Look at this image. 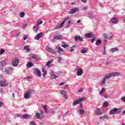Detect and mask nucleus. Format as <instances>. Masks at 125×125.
<instances>
[{
    "instance_id": "obj_1",
    "label": "nucleus",
    "mask_w": 125,
    "mask_h": 125,
    "mask_svg": "<svg viewBox=\"0 0 125 125\" xmlns=\"http://www.w3.org/2000/svg\"><path fill=\"white\" fill-rule=\"evenodd\" d=\"M35 117L36 119H38L39 120H41L43 118H44V116L43 115V111L40 110V113H35Z\"/></svg>"
},
{
    "instance_id": "obj_2",
    "label": "nucleus",
    "mask_w": 125,
    "mask_h": 125,
    "mask_svg": "<svg viewBox=\"0 0 125 125\" xmlns=\"http://www.w3.org/2000/svg\"><path fill=\"white\" fill-rule=\"evenodd\" d=\"M67 20H69V17H68L65 18L64 21H63L61 24L56 26L55 28V30H57V29H60L62 28V27L64 26V24H65V23H66V21H67Z\"/></svg>"
},
{
    "instance_id": "obj_3",
    "label": "nucleus",
    "mask_w": 125,
    "mask_h": 125,
    "mask_svg": "<svg viewBox=\"0 0 125 125\" xmlns=\"http://www.w3.org/2000/svg\"><path fill=\"white\" fill-rule=\"evenodd\" d=\"M33 92L32 89H29L27 90L24 94V98L25 99H29L31 97V94Z\"/></svg>"
},
{
    "instance_id": "obj_4",
    "label": "nucleus",
    "mask_w": 125,
    "mask_h": 125,
    "mask_svg": "<svg viewBox=\"0 0 125 125\" xmlns=\"http://www.w3.org/2000/svg\"><path fill=\"white\" fill-rule=\"evenodd\" d=\"M0 85L1 87H3V86H8V83L5 79L0 80Z\"/></svg>"
},
{
    "instance_id": "obj_5",
    "label": "nucleus",
    "mask_w": 125,
    "mask_h": 125,
    "mask_svg": "<svg viewBox=\"0 0 125 125\" xmlns=\"http://www.w3.org/2000/svg\"><path fill=\"white\" fill-rule=\"evenodd\" d=\"M119 113H121L120 109L117 108H114L110 111L109 114L110 115H114V114H119Z\"/></svg>"
},
{
    "instance_id": "obj_6",
    "label": "nucleus",
    "mask_w": 125,
    "mask_h": 125,
    "mask_svg": "<svg viewBox=\"0 0 125 125\" xmlns=\"http://www.w3.org/2000/svg\"><path fill=\"white\" fill-rule=\"evenodd\" d=\"M14 70L13 67H8L5 69L4 73L7 74V75H10V74H11L13 72Z\"/></svg>"
},
{
    "instance_id": "obj_7",
    "label": "nucleus",
    "mask_w": 125,
    "mask_h": 125,
    "mask_svg": "<svg viewBox=\"0 0 125 125\" xmlns=\"http://www.w3.org/2000/svg\"><path fill=\"white\" fill-rule=\"evenodd\" d=\"M19 59L18 58H15L12 61V64L14 67H16L19 64Z\"/></svg>"
},
{
    "instance_id": "obj_8",
    "label": "nucleus",
    "mask_w": 125,
    "mask_h": 125,
    "mask_svg": "<svg viewBox=\"0 0 125 125\" xmlns=\"http://www.w3.org/2000/svg\"><path fill=\"white\" fill-rule=\"evenodd\" d=\"M79 11V8L75 7L71 9L69 11H68L69 14H74V13Z\"/></svg>"
},
{
    "instance_id": "obj_9",
    "label": "nucleus",
    "mask_w": 125,
    "mask_h": 125,
    "mask_svg": "<svg viewBox=\"0 0 125 125\" xmlns=\"http://www.w3.org/2000/svg\"><path fill=\"white\" fill-rule=\"evenodd\" d=\"M34 74L38 76V77H42V73H41V70L39 69L35 68L34 69Z\"/></svg>"
},
{
    "instance_id": "obj_10",
    "label": "nucleus",
    "mask_w": 125,
    "mask_h": 125,
    "mask_svg": "<svg viewBox=\"0 0 125 125\" xmlns=\"http://www.w3.org/2000/svg\"><path fill=\"white\" fill-rule=\"evenodd\" d=\"M46 50L48 52H50L53 54H54V53H55V51H54V50L52 49L51 47L47 46L46 47Z\"/></svg>"
},
{
    "instance_id": "obj_11",
    "label": "nucleus",
    "mask_w": 125,
    "mask_h": 125,
    "mask_svg": "<svg viewBox=\"0 0 125 125\" xmlns=\"http://www.w3.org/2000/svg\"><path fill=\"white\" fill-rule=\"evenodd\" d=\"M22 119L27 120V119H31V118H32V115L27 114H24L22 115Z\"/></svg>"
},
{
    "instance_id": "obj_12",
    "label": "nucleus",
    "mask_w": 125,
    "mask_h": 125,
    "mask_svg": "<svg viewBox=\"0 0 125 125\" xmlns=\"http://www.w3.org/2000/svg\"><path fill=\"white\" fill-rule=\"evenodd\" d=\"M50 75L51 76V77H52V79L53 80L56 79V78H59L58 76L54 74V72H53V71H51V72H50Z\"/></svg>"
},
{
    "instance_id": "obj_13",
    "label": "nucleus",
    "mask_w": 125,
    "mask_h": 125,
    "mask_svg": "<svg viewBox=\"0 0 125 125\" xmlns=\"http://www.w3.org/2000/svg\"><path fill=\"white\" fill-rule=\"evenodd\" d=\"M121 73L120 72H113L111 73H110V77L112 78V77H116V76H120Z\"/></svg>"
},
{
    "instance_id": "obj_14",
    "label": "nucleus",
    "mask_w": 125,
    "mask_h": 125,
    "mask_svg": "<svg viewBox=\"0 0 125 125\" xmlns=\"http://www.w3.org/2000/svg\"><path fill=\"white\" fill-rule=\"evenodd\" d=\"M42 33H40L36 35V37H35V39L37 40V41H38V40H40V39H41V38H42Z\"/></svg>"
},
{
    "instance_id": "obj_15",
    "label": "nucleus",
    "mask_w": 125,
    "mask_h": 125,
    "mask_svg": "<svg viewBox=\"0 0 125 125\" xmlns=\"http://www.w3.org/2000/svg\"><path fill=\"white\" fill-rule=\"evenodd\" d=\"M94 36V34L93 33H87L85 34V37L86 38H93Z\"/></svg>"
},
{
    "instance_id": "obj_16",
    "label": "nucleus",
    "mask_w": 125,
    "mask_h": 125,
    "mask_svg": "<svg viewBox=\"0 0 125 125\" xmlns=\"http://www.w3.org/2000/svg\"><path fill=\"white\" fill-rule=\"evenodd\" d=\"M95 113L96 115H98V116L102 115V112H101V109H100V108H97L95 111Z\"/></svg>"
},
{
    "instance_id": "obj_17",
    "label": "nucleus",
    "mask_w": 125,
    "mask_h": 125,
    "mask_svg": "<svg viewBox=\"0 0 125 125\" xmlns=\"http://www.w3.org/2000/svg\"><path fill=\"white\" fill-rule=\"evenodd\" d=\"M75 42H77V41H80V42H83V38H81V36H80L75 37Z\"/></svg>"
},
{
    "instance_id": "obj_18",
    "label": "nucleus",
    "mask_w": 125,
    "mask_h": 125,
    "mask_svg": "<svg viewBox=\"0 0 125 125\" xmlns=\"http://www.w3.org/2000/svg\"><path fill=\"white\" fill-rule=\"evenodd\" d=\"M62 35H57L54 37V40H62Z\"/></svg>"
},
{
    "instance_id": "obj_19",
    "label": "nucleus",
    "mask_w": 125,
    "mask_h": 125,
    "mask_svg": "<svg viewBox=\"0 0 125 125\" xmlns=\"http://www.w3.org/2000/svg\"><path fill=\"white\" fill-rule=\"evenodd\" d=\"M111 21H112L113 24H116L118 23V19L116 18H113L111 19Z\"/></svg>"
},
{
    "instance_id": "obj_20",
    "label": "nucleus",
    "mask_w": 125,
    "mask_h": 125,
    "mask_svg": "<svg viewBox=\"0 0 125 125\" xmlns=\"http://www.w3.org/2000/svg\"><path fill=\"white\" fill-rule=\"evenodd\" d=\"M57 48L58 49V53L60 54L61 52H64L63 49L61 47H58Z\"/></svg>"
},
{
    "instance_id": "obj_21",
    "label": "nucleus",
    "mask_w": 125,
    "mask_h": 125,
    "mask_svg": "<svg viewBox=\"0 0 125 125\" xmlns=\"http://www.w3.org/2000/svg\"><path fill=\"white\" fill-rule=\"evenodd\" d=\"M33 58V59H36V60H39L40 58H38V56L37 55H31V57L30 58V59Z\"/></svg>"
},
{
    "instance_id": "obj_22",
    "label": "nucleus",
    "mask_w": 125,
    "mask_h": 125,
    "mask_svg": "<svg viewBox=\"0 0 125 125\" xmlns=\"http://www.w3.org/2000/svg\"><path fill=\"white\" fill-rule=\"evenodd\" d=\"M83 69L82 68H80L79 70H78L77 75V76H82L83 75Z\"/></svg>"
},
{
    "instance_id": "obj_23",
    "label": "nucleus",
    "mask_w": 125,
    "mask_h": 125,
    "mask_svg": "<svg viewBox=\"0 0 125 125\" xmlns=\"http://www.w3.org/2000/svg\"><path fill=\"white\" fill-rule=\"evenodd\" d=\"M42 72H43L42 76L43 78H45V76H46V70H44V68H42Z\"/></svg>"
},
{
    "instance_id": "obj_24",
    "label": "nucleus",
    "mask_w": 125,
    "mask_h": 125,
    "mask_svg": "<svg viewBox=\"0 0 125 125\" xmlns=\"http://www.w3.org/2000/svg\"><path fill=\"white\" fill-rule=\"evenodd\" d=\"M78 112L80 115H83V114H84V109L81 108L79 110Z\"/></svg>"
},
{
    "instance_id": "obj_25",
    "label": "nucleus",
    "mask_w": 125,
    "mask_h": 125,
    "mask_svg": "<svg viewBox=\"0 0 125 125\" xmlns=\"http://www.w3.org/2000/svg\"><path fill=\"white\" fill-rule=\"evenodd\" d=\"M62 47H64V48H66V47H69V45H67L66 44L65 42H62Z\"/></svg>"
},
{
    "instance_id": "obj_26",
    "label": "nucleus",
    "mask_w": 125,
    "mask_h": 125,
    "mask_svg": "<svg viewBox=\"0 0 125 125\" xmlns=\"http://www.w3.org/2000/svg\"><path fill=\"white\" fill-rule=\"evenodd\" d=\"M6 65V62H0V66H1L2 67H4Z\"/></svg>"
},
{
    "instance_id": "obj_27",
    "label": "nucleus",
    "mask_w": 125,
    "mask_h": 125,
    "mask_svg": "<svg viewBox=\"0 0 125 125\" xmlns=\"http://www.w3.org/2000/svg\"><path fill=\"white\" fill-rule=\"evenodd\" d=\"M110 52H112V53L116 52L118 51V48H113L110 49Z\"/></svg>"
},
{
    "instance_id": "obj_28",
    "label": "nucleus",
    "mask_w": 125,
    "mask_h": 125,
    "mask_svg": "<svg viewBox=\"0 0 125 125\" xmlns=\"http://www.w3.org/2000/svg\"><path fill=\"white\" fill-rule=\"evenodd\" d=\"M77 104H80V101L79 100H77L76 101H75L73 103V106H76Z\"/></svg>"
},
{
    "instance_id": "obj_29",
    "label": "nucleus",
    "mask_w": 125,
    "mask_h": 125,
    "mask_svg": "<svg viewBox=\"0 0 125 125\" xmlns=\"http://www.w3.org/2000/svg\"><path fill=\"white\" fill-rule=\"evenodd\" d=\"M43 109H44L45 113H47V106L46 105H43Z\"/></svg>"
},
{
    "instance_id": "obj_30",
    "label": "nucleus",
    "mask_w": 125,
    "mask_h": 125,
    "mask_svg": "<svg viewBox=\"0 0 125 125\" xmlns=\"http://www.w3.org/2000/svg\"><path fill=\"white\" fill-rule=\"evenodd\" d=\"M24 49L25 50H26V51H27V52H29V51H30V48H29V46L26 45L24 47Z\"/></svg>"
},
{
    "instance_id": "obj_31",
    "label": "nucleus",
    "mask_w": 125,
    "mask_h": 125,
    "mask_svg": "<svg viewBox=\"0 0 125 125\" xmlns=\"http://www.w3.org/2000/svg\"><path fill=\"white\" fill-rule=\"evenodd\" d=\"M100 43H101V40H100L99 39L97 40L96 42V45H99V44H100Z\"/></svg>"
},
{
    "instance_id": "obj_32",
    "label": "nucleus",
    "mask_w": 125,
    "mask_h": 125,
    "mask_svg": "<svg viewBox=\"0 0 125 125\" xmlns=\"http://www.w3.org/2000/svg\"><path fill=\"white\" fill-rule=\"evenodd\" d=\"M105 90H106V89L105 88H102L100 92V95H102V94H103V92H104V91H105Z\"/></svg>"
},
{
    "instance_id": "obj_33",
    "label": "nucleus",
    "mask_w": 125,
    "mask_h": 125,
    "mask_svg": "<svg viewBox=\"0 0 125 125\" xmlns=\"http://www.w3.org/2000/svg\"><path fill=\"white\" fill-rule=\"evenodd\" d=\"M81 53H83V54L87 53V50L83 49H82V50L81 51Z\"/></svg>"
},
{
    "instance_id": "obj_34",
    "label": "nucleus",
    "mask_w": 125,
    "mask_h": 125,
    "mask_svg": "<svg viewBox=\"0 0 125 125\" xmlns=\"http://www.w3.org/2000/svg\"><path fill=\"white\" fill-rule=\"evenodd\" d=\"M104 107H108V102H104L103 104Z\"/></svg>"
},
{
    "instance_id": "obj_35",
    "label": "nucleus",
    "mask_w": 125,
    "mask_h": 125,
    "mask_svg": "<svg viewBox=\"0 0 125 125\" xmlns=\"http://www.w3.org/2000/svg\"><path fill=\"white\" fill-rule=\"evenodd\" d=\"M20 16L21 18H24V16H25V13H24V12L21 13Z\"/></svg>"
},
{
    "instance_id": "obj_36",
    "label": "nucleus",
    "mask_w": 125,
    "mask_h": 125,
    "mask_svg": "<svg viewBox=\"0 0 125 125\" xmlns=\"http://www.w3.org/2000/svg\"><path fill=\"white\" fill-rule=\"evenodd\" d=\"M51 63H52V60L48 61L46 63V66H49L50 64H51Z\"/></svg>"
},
{
    "instance_id": "obj_37",
    "label": "nucleus",
    "mask_w": 125,
    "mask_h": 125,
    "mask_svg": "<svg viewBox=\"0 0 125 125\" xmlns=\"http://www.w3.org/2000/svg\"><path fill=\"white\" fill-rule=\"evenodd\" d=\"M27 66H28V67H33V66H34V64H33V63L30 62L28 63Z\"/></svg>"
},
{
    "instance_id": "obj_38",
    "label": "nucleus",
    "mask_w": 125,
    "mask_h": 125,
    "mask_svg": "<svg viewBox=\"0 0 125 125\" xmlns=\"http://www.w3.org/2000/svg\"><path fill=\"white\" fill-rule=\"evenodd\" d=\"M85 100V97H83V98H81L78 100H79V102H81V101H84V100Z\"/></svg>"
},
{
    "instance_id": "obj_39",
    "label": "nucleus",
    "mask_w": 125,
    "mask_h": 125,
    "mask_svg": "<svg viewBox=\"0 0 125 125\" xmlns=\"http://www.w3.org/2000/svg\"><path fill=\"white\" fill-rule=\"evenodd\" d=\"M105 78H106V79H110V78H111V75L110 74H107V75H105Z\"/></svg>"
},
{
    "instance_id": "obj_40",
    "label": "nucleus",
    "mask_w": 125,
    "mask_h": 125,
    "mask_svg": "<svg viewBox=\"0 0 125 125\" xmlns=\"http://www.w3.org/2000/svg\"><path fill=\"white\" fill-rule=\"evenodd\" d=\"M104 119H106L107 120H108V119H109V116H108V115L107 114H105L104 116H103Z\"/></svg>"
},
{
    "instance_id": "obj_41",
    "label": "nucleus",
    "mask_w": 125,
    "mask_h": 125,
    "mask_svg": "<svg viewBox=\"0 0 125 125\" xmlns=\"http://www.w3.org/2000/svg\"><path fill=\"white\" fill-rule=\"evenodd\" d=\"M103 36L104 38H105V39H108V36H107V34H106L105 33H103Z\"/></svg>"
},
{
    "instance_id": "obj_42",
    "label": "nucleus",
    "mask_w": 125,
    "mask_h": 125,
    "mask_svg": "<svg viewBox=\"0 0 125 125\" xmlns=\"http://www.w3.org/2000/svg\"><path fill=\"white\" fill-rule=\"evenodd\" d=\"M41 24H42V21H37V25H41Z\"/></svg>"
},
{
    "instance_id": "obj_43",
    "label": "nucleus",
    "mask_w": 125,
    "mask_h": 125,
    "mask_svg": "<svg viewBox=\"0 0 125 125\" xmlns=\"http://www.w3.org/2000/svg\"><path fill=\"white\" fill-rule=\"evenodd\" d=\"M5 79L3 76L0 75V81H2V80Z\"/></svg>"
},
{
    "instance_id": "obj_44",
    "label": "nucleus",
    "mask_w": 125,
    "mask_h": 125,
    "mask_svg": "<svg viewBox=\"0 0 125 125\" xmlns=\"http://www.w3.org/2000/svg\"><path fill=\"white\" fill-rule=\"evenodd\" d=\"M106 78L105 77L103 79V81L102 82V83H105V82H106Z\"/></svg>"
},
{
    "instance_id": "obj_45",
    "label": "nucleus",
    "mask_w": 125,
    "mask_h": 125,
    "mask_svg": "<svg viewBox=\"0 0 125 125\" xmlns=\"http://www.w3.org/2000/svg\"><path fill=\"white\" fill-rule=\"evenodd\" d=\"M121 100L123 102H125V97H122L121 98Z\"/></svg>"
},
{
    "instance_id": "obj_46",
    "label": "nucleus",
    "mask_w": 125,
    "mask_h": 125,
    "mask_svg": "<svg viewBox=\"0 0 125 125\" xmlns=\"http://www.w3.org/2000/svg\"><path fill=\"white\" fill-rule=\"evenodd\" d=\"M4 51H5V50L2 49L0 51V54H2V53H4Z\"/></svg>"
},
{
    "instance_id": "obj_47",
    "label": "nucleus",
    "mask_w": 125,
    "mask_h": 125,
    "mask_svg": "<svg viewBox=\"0 0 125 125\" xmlns=\"http://www.w3.org/2000/svg\"><path fill=\"white\" fill-rule=\"evenodd\" d=\"M30 124L32 125H36V122L35 121H32Z\"/></svg>"
},
{
    "instance_id": "obj_48",
    "label": "nucleus",
    "mask_w": 125,
    "mask_h": 125,
    "mask_svg": "<svg viewBox=\"0 0 125 125\" xmlns=\"http://www.w3.org/2000/svg\"><path fill=\"white\" fill-rule=\"evenodd\" d=\"M95 40H96V38H93L92 39V40H91V42H92V43H93V42H94V41H95Z\"/></svg>"
},
{
    "instance_id": "obj_49",
    "label": "nucleus",
    "mask_w": 125,
    "mask_h": 125,
    "mask_svg": "<svg viewBox=\"0 0 125 125\" xmlns=\"http://www.w3.org/2000/svg\"><path fill=\"white\" fill-rule=\"evenodd\" d=\"M61 94H62V95H64V94H65V91H61Z\"/></svg>"
},
{
    "instance_id": "obj_50",
    "label": "nucleus",
    "mask_w": 125,
    "mask_h": 125,
    "mask_svg": "<svg viewBox=\"0 0 125 125\" xmlns=\"http://www.w3.org/2000/svg\"><path fill=\"white\" fill-rule=\"evenodd\" d=\"M63 98H64L65 99H67V95H66V94H64L63 95Z\"/></svg>"
},
{
    "instance_id": "obj_51",
    "label": "nucleus",
    "mask_w": 125,
    "mask_h": 125,
    "mask_svg": "<svg viewBox=\"0 0 125 125\" xmlns=\"http://www.w3.org/2000/svg\"><path fill=\"white\" fill-rule=\"evenodd\" d=\"M103 55H106V49H104Z\"/></svg>"
},
{
    "instance_id": "obj_52",
    "label": "nucleus",
    "mask_w": 125,
    "mask_h": 125,
    "mask_svg": "<svg viewBox=\"0 0 125 125\" xmlns=\"http://www.w3.org/2000/svg\"><path fill=\"white\" fill-rule=\"evenodd\" d=\"M83 8V9H84L85 10H86L88 9V7H87V6H84Z\"/></svg>"
},
{
    "instance_id": "obj_53",
    "label": "nucleus",
    "mask_w": 125,
    "mask_h": 125,
    "mask_svg": "<svg viewBox=\"0 0 125 125\" xmlns=\"http://www.w3.org/2000/svg\"><path fill=\"white\" fill-rule=\"evenodd\" d=\"M83 91V88H80L78 91V92H82Z\"/></svg>"
},
{
    "instance_id": "obj_54",
    "label": "nucleus",
    "mask_w": 125,
    "mask_h": 125,
    "mask_svg": "<svg viewBox=\"0 0 125 125\" xmlns=\"http://www.w3.org/2000/svg\"><path fill=\"white\" fill-rule=\"evenodd\" d=\"M3 105V103L0 102V107H1Z\"/></svg>"
},
{
    "instance_id": "obj_55",
    "label": "nucleus",
    "mask_w": 125,
    "mask_h": 125,
    "mask_svg": "<svg viewBox=\"0 0 125 125\" xmlns=\"http://www.w3.org/2000/svg\"><path fill=\"white\" fill-rule=\"evenodd\" d=\"M27 38H28V36H24L23 37L24 41H26V40H27Z\"/></svg>"
},
{
    "instance_id": "obj_56",
    "label": "nucleus",
    "mask_w": 125,
    "mask_h": 125,
    "mask_svg": "<svg viewBox=\"0 0 125 125\" xmlns=\"http://www.w3.org/2000/svg\"><path fill=\"white\" fill-rule=\"evenodd\" d=\"M82 2L85 3V2H86V0H82Z\"/></svg>"
},
{
    "instance_id": "obj_57",
    "label": "nucleus",
    "mask_w": 125,
    "mask_h": 125,
    "mask_svg": "<svg viewBox=\"0 0 125 125\" xmlns=\"http://www.w3.org/2000/svg\"><path fill=\"white\" fill-rule=\"evenodd\" d=\"M64 85V83H61L59 84V85Z\"/></svg>"
},
{
    "instance_id": "obj_58",
    "label": "nucleus",
    "mask_w": 125,
    "mask_h": 125,
    "mask_svg": "<svg viewBox=\"0 0 125 125\" xmlns=\"http://www.w3.org/2000/svg\"><path fill=\"white\" fill-rule=\"evenodd\" d=\"M106 65H107V66H108V65H110V62H107L106 63Z\"/></svg>"
},
{
    "instance_id": "obj_59",
    "label": "nucleus",
    "mask_w": 125,
    "mask_h": 125,
    "mask_svg": "<svg viewBox=\"0 0 125 125\" xmlns=\"http://www.w3.org/2000/svg\"><path fill=\"white\" fill-rule=\"evenodd\" d=\"M89 91H90V92H92V88H91L89 89Z\"/></svg>"
},
{
    "instance_id": "obj_60",
    "label": "nucleus",
    "mask_w": 125,
    "mask_h": 125,
    "mask_svg": "<svg viewBox=\"0 0 125 125\" xmlns=\"http://www.w3.org/2000/svg\"><path fill=\"white\" fill-rule=\"evenodd\" d=\"M12 97H15V95L14 94V93H12Z\"/></svg>"
},
{
    "instance_id": "obj_61",
    "label": "nucleus",
    "mask_w": 125,
    "mask_h": 125,
    "mask_svg": "<svg viewBox=\"0 0 125 125\" xmlns=\"http://www.w3.org/2000/svg\"><path fill=\"white\" fill-rule=\"evenodd\" d=\"M73 51H74V49L71 48V49L70 50V52H73Z\"/></svg>"
},
{
    "instance_id": "obj_62",
    "label": "nucleus",
    "mask_w": 125,
    "mask_h": 125,
    "mask_svg": "<svg viewBox=\"0 0 125 125\" xmlns=\"http://www.w3.org/2000/svg\"><path fill=\"white\" fill-rule=\"evenodd\" d=\"M68 24H71V20H68Z\"/></svg>"
},
{
    "instance_id": "obj_63",
    "label": "nucleus",
    "mask_w": 125,
    "mask_h": 125,
    "mask_svg": "<svg viewBox=\"0 0 125 125\" xmlns=\"http://www.w3.org/2000/svg\"><path fill=\"white\" fill-rule=\"evenodd\" d=\"M26 26H27V25L24 24V25H23V28H26Z\"/></svg>"
},
{
    "instance_id": "obj_64",
    "label": "nucleus",
    "mask_w": 125,
    "mask_h": 125,
    "mask_svg": "<svg viewBox=\"0 0 125 125\" xmlns=\"http://www.w3.org/2000/svg\"><path fill=\"white\" fill-rule=\"evenodd\" d=\"M58 59H59V60L60 61H61V58L59 57V58H58Z\"/></svg>"
}]
</instances>
